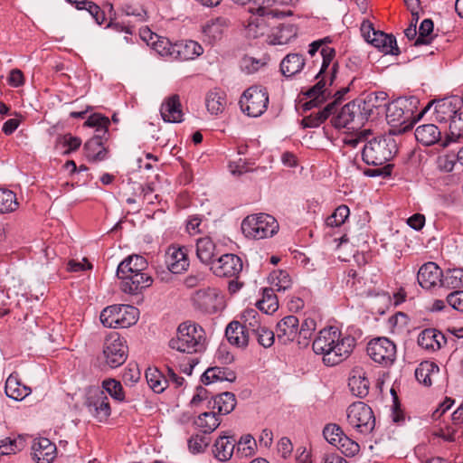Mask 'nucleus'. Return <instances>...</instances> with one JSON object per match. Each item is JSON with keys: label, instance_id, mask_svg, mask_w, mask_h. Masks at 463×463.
Instances as JSON below:
<instances>
[{"label": "nucleus", "instance_id": "nucleus-1", "mask_svg": "<svg viewBox=\"0 0 463 463\" xmlns=\"http://www.w3.org/2000/svg\"><path fill=\"white\" fill-rule=\"evenodd\" d=\"M356 345L355 338L344 335L336 327L330 326L319 331L312 344L313 351L323 356L327 366H334L345 361Z\"/></svg>", "mask_w": 463, "mask_h": 463}, {"label": "nucleus", "instance_id": "nucleus-2", "mask_svg": "<svg viewBox=\"0 0 463 463\" xmlns=\"http://www.w3.org/2000/svg\"><path fill=\"white\" fill-rule=\"evenodd\" d=\"M397 152L394 139L384 137H373L363 148V160L367 165H382L374 169H366L364 175L370 177L391 175L392 165L387 164Z\"/></svg>", "mask_w": 463, "mask_h": 463}, {"label": "nucleus", "instance_id": "nucleus-3", "mask_svg": "<svg viewBox=\"0 0 463 463\" xmlns=\"http://www.w3.org/2000/svg\"><path fill=\"white\" fill-rule=\"evenodd\" d=\"M365 120H367V117L363 111L361 104L355 100L345 104L340 109L337 115L332 118V125L335 128H346L354 132L346 136L344 142L345 145L355 147L359 143L367 140L371 135V131L367 129L358 131Z\"/></svg>", "mask_w": 463, "mask_h": 463}, {"label": "nucleus", "instance_id": "nucleus-4", "mask_svg": "<svg viewBox=\"0 0 463 463\" xmlns=\"http://www.w3.org/2000/svg\"><path fill=\"white\" fill-rule=\"evenodd\" d=\"M419 99L415 97L398 98L388 104L386 108V118L393 127H402L403 130L412 128L431 108L429 103L420 113L415 114Z\"/></svg>", "mask_w": 463, "mask_h": 463}, {"label": "nucleus", "instance_id": "nucleus-5", "mask_svg": "<svg viewBox=\"0 0 463 463\" xmlns=\"http://www.w3.org/2000/svg\"><path fill=\"white\" fill-rule=\"evenodd\" d=\"M169 346L181 353L202 352L205 347L204 330L195 323L184 322L179 325L176 336L170 340Z\"/></svg>", "mask_w": 463, "mask_h": 463}, {"label": "nucleus", "instance_id": "nucleus-6", "mask_svg": "<svg viewBox=\"0 0 463 463\" xmlns=\"http://www.w3.org/2000/svg\"><path fill=\"white\" fill-rule=\"evenodd\" d=\"M241 231L248 238L261 240L276 234L279 231V223L269 214H251L242 221Z\"/></svg>", "mask_w": 463, "mask_h": 463}, {"label": "nucleus", "instance_id": "nucleus-7", "mask_svg": "<svg viewBox=\"0 0 463 463\" xmlns=\"http://www.w3.org/2000/svg\"><path fill=\"white\" fill-rule=\"evenodd\" d=\"M139 311L131 305H112L105 307L99 316L102 325L109 328H127L137 323Z\"/></svg>", "mask_w": 463, "mask_h": 463}, {"label": "nucleus", "instance_id": "nucleus-8", "mask_svg": "<svg viewBox=\"0 0 463 463\" xmlns=\"http://www.w3.org/2000/svg\"><path fill=\"white\" fill-rule=\"evenodd\" d=\"M346 421L358 433L367 435L375 427V417L372 408L363 402H355L346 409Z\"/></svg>", "mask_w": 463, "mask_h": 463}, {"label": "nucleus", "instance_id": "nucleus-9", "mask_svg": "<svg viewBox=\"0 0 463 463\" xmlns=\"http://www.w3.org/2000/svg\"><path fill=\"white\" fill-rule=\"evenodd\" d=\"M239 103L244 114L249 117L258 118L268 109V91L260 86L250 87L242 93Z\"/></svg>", "mask_w": 463, "mask_h": 463}, {"label": "nucleus", "instance_id": "nucleus-10", "mask_svg": "<svg viewBox=\"0 0 463 463\" xmlns=\"http://www.w3.org/2000/svg\"><path fill=\"white\" fill-rule=\"evenodd\" d=\"M128 347L126 340L118 333H110L104 340L102 359L110 368H118L128 358Z\"/></svg>", "mask_w": 463, "mask_h": 463}, {"label": "nucleus", "instance_id": "nucleus-11", "mask_svg": "<svg viewBox=\"0 0 463 463\" xmlns=\"http://www.w3.org/2000/svg\"><path fill=\"white\" fill-rule=\"evenodd\" d=\"M370 358L384 366H391L396 360V345L387 337L380 336L370 340L366 347Z\"/></svg>", "mask_w": 463, "mask_h": 463}, {"label": "nucleus", "instance_id": "nucleus-12", "mask_svg": "<svg viewBox=\"0 0 463 463\" xmlns=\"http://www.w3.org/2000/svg\"><path fill=\"white\" fill-rule=\"evenodd\" d=\"M194 307L203 314H215L224 308V298L215 288L195 291L192 297Z\"/></svg>", "mask_w": 463, "mask_h": 463}, {"label": "nucleus", "instance_id": "nucleus-13", "mask_svg": "<svg viewBox=\"0 0 463 463\" xmlns=\"http://www.w3.org/2000/svg\"><path fill=\"white\" fill-rule=\"evenodd\" d=\"M241 259L232 253L223 254L212 263L211 270L218 277L238 279L242 270Z\"/></svg>", "mask_w": 463, "mask_h": 463}, {"label": "nucleus", "instance_id": "nucleus-14", "mask_svg": "<svg viewBox=\"0 0 463 463\" xmlns=\"http://www.w3.org/2000/svg\"><path fill=\"white\" fill-rule=\"evenodd\" d=\"M450 423L443 419L442 422H439L433 430V435L443 439L445 441H454L456 434L459 429L463 428V402L452 413Z\"/></svg>", "mask_w": 463, "mask_h": 463}, {"label": "nucleus", "instance_id": "nucleus-15", "mask_svg": "<svg viewBox=\"0 0 463 463\" xmlns=\"http://www.w3.org/2000/svg\"><path fill=\"white\" fill-rule=\"evenodd\" d=\"M89 411L99 420H106L111 413V409L106 392L96 389L90 392L86 402Z\"/></svg>", "mask_w": 463, "mask_h": 463}, {"label": "nucleus", "instance_id": "nucleus-16", "mask_svg": "<svg viewBox=\"0 0 463 463\" xmlns=\"http://www.w3.org/2000/svg\"><path fill=\"white\" fill-rule=\"evenodd\" d=\"M117 277L120 280V289L128 295H137L153 284V279L148 274L123 275Z\"/></svg>", "mask_w": 463, "mask_h": 463}, {"label": "nucleus", "instance_id": "nucleus-17", "mask_svg": "<svg viewBox=\"0 0 463 463\" xmlns=\"http://www.w3.org/2000/svg\"><path fill=\"white\" fill-rule=\"evenodd\" d=\"M443 272L434 262L423 264L417 274L419 284L426 289H430L437 286H441Z\"/></svg>", "mask_w": 463, "mask_h": 463}, {"label": "nucleus", "instance_id": "nucleus-18", "mask_svg": "<svg viewBox=\"0 0 463 463\" xmlns=\"http://www.w3.org/2000/svg\"><path fill=\"white\" fill-rule=\"evenodd\" d=\"M165 263L174 274H180L189 267L187 250L184 247L170 246L166 251Z\"/></svg>", "mask_w": 463, "mask_h": 463}, {"label": "nucleus", "instance_id": "nucleus-19", "mask_svg": "<svg viewBox=\"0 0 463 463\" xmlns=\"http://www.w3.org/2000/svg\"><path fill=\"white\" fill-rule=\"evenodd\" d=\"M251 15L246 22L245 33L250 38H258L264 35L269 31V19L271 17L270 14H257L252 8H250Z\"/></svg>", "mask_w": 463, "mask_h": 463}, {"label": "nucleus", "instance_id": "nucleus-20", "mask_svg": "<svg viewBox=\"0 0 463 463\" xmlns=\"http://www.w3.org/2000/svg\"><path fill=\"white\" fill-rule=\"evenodd\" d=\"M299 321L295 316H288L277 325V338L282 345H287L298 338Z\"/></svg>", "mask_w": 463, "mask_h": 463}, {"label": "nucleus", "instance_id": "nucleus-21", "mask_svg": "<svg viewBox=\"0 0 463 463\" xmlns=\"http://www.w3.org/2000/svg\"><path fill=\"white\" fill-rule=\"evenodd\" d=\"M203 52V48L192 40L181 41L174 43L172 59L184 61L194 60Z\"/></svg>", "mask_w": 463, "mask_h": 463}, {"label": "nucleus", "instance_id": "nucleus-22", "mask_svg": "<svg viewBox=\"0 0 463 463\" xmlns=\"http://www.w3.org/2000/svg\"><path fill=\"white\" fill-rule=\"evenodd\" d=\"M32 450L33 459L37 463H52L56 458V446L46 438L34 439Z\"/></svg>", "mask_w": 463, "mask_h": 463}, {"label": "nucleus", "instance_id": "nucleus-23", "mask_svg": "<svg viewBox=\"0 0 463 463\" xmlns=\"http://www.w3.org/2000/svg\"><path fill=\"white\" fill-rule=\"evenodd\" d=\"M351 392L357 397H364L369 392L370 382L363 367L356 366L352 369L348 379Z\"/></svg>", "mask_w": 463, "mask_h": 463}, {"label": "nucleus", "instance_id": "nucleus-24", "mask_svg": "<svg viewBox=\"0 0 463 463\" xmlns=\"http://www.w3.org/2000/svg\"><path fill=\"white\" fill-rule=\"evenodd\" d=\"M446 342L445 335L434 328L425 329L418 336V345L430 352L439 350Z\"/></svg>", "mask_w": 463, "mask_h": 463}, {"label": "nucleus", "instance_id": "nucleus-25", "mask_svg": "<svg viewBox=\"0 0 463 463\" xmlns=\"http://www.w3.org/2000/svg\"><path fill=\"white\" fill-rule=\"evenodd\" d=\"M180 98L173 95L166 99L161 105L160 113L165 122L179 123L183 121V111Z\"/></svg>", "mask_w": 463, "mask_h": 463}, {"label": "nucleus", "instance_id": "nucleus-26", "mask_svg": "<svg viewBox=\"0 0 463 463\" xmlns=\"http://www.w3.org/2000/svg\"><path fill=\"white\" fill-rule=\"evenodd\" d=\"M147 267L146 259L140 255H131L122 260L117 269V276H131L134 274H146Z\"/></svg>", "mask_w": 463, "mask_h": 463}, {"label": "nucleus", "instance_id": "nucleus-27", "mask_svg": "<svg viewBox=\"0 0 463 463\" xmlns=\"http://www.w3.org/2000/svg\"><path fill=\"white\" fill-rule=\"evenodd\" d=\"M383 54L398 55L400 50L395 37L392 34H387L382 31L373 32V37L370 43Z\"/></svg>", "mask_w": 463, "mask_h": 463}, {"label": "nucleus", "instance_id": "nucleus-28", "mask_svg": "<svg viewBox=\"0 0 463 463\" xmlns=\"http://www.w3.org/2000/svg\"><path fill=\"white\" fill-rule=\"evenodd\" d=\"M320 54L322 56V64L316 78H320L322 75L328 76L329 84H332L335 78L338 67L337 62H334L332 64V61L335 56V51L332 47L324 46L320 51Z\"/></svg>", "mask_w": 463, "mask_h": 463}, {"label": "nucleus", "instance_id": "nucleus-29", "mask_svg": "<svg viewBox=\"0 0 463 463\" xmlns=\"http://www.w3.org/2000/svg\"><path fill=\"white\" fill-rule=\"evenodd\" d=\"M320 54L322 56V64L316 78H320L322 75L328 76L329 84H332L335 78L338 67L337 62H334L332 64V61L335 56V51L332 47L324 46L320 51Z\"/></svg>", "mask_w": 463, "mask_h": 463}, {"label": "nucleus", "instance_id": "nucleus-30", "mask_svg": "<svg viewBox=\"0 0 463 463\" xmlns=\"http://www.w3.org/2000/svg\"><path fill=\"white\" fill-rule=\"evenodd\" d=\"M225 335L230 344L237 347H246L250 341V334L239 321H232L226 327Z\"/></svg>", "mask_w": 463, "mask_h": 463}, {"label": "nucleus", "instance_id": "nucleus-31", "mask_svg": "<svg viewBox=\"0 0 463 463\" xmlns=\"http://www.w3.org/2000/svg\"><path fill=\"white\" fill-rule=\"evenodd\" d=\"M317 82L307 91V96L310 98V100L304 104V109L308 110L325 100L324 94L326 91V85L327 84L328 76L322 75L320 78H317Z\"/></svg>", "mask_w": 463, "mask_h": 463}, {"label": "nucleus", "instance_id": "nucleus-32", "mask_svg": "<svg viewBox=\"0 0 463 463\" xmlns=\"http://www.w3.org/2000/svg\"><path fill=\"white\" fill-rule=\"evenodd\" d=\"M236 379L235 373L227 367L213 366L208 368L202 376V382L204 384H210L214 382L227 381L234 382Z\"/></svg>", "mask_w": 463, "mask_h": 463}, {"label": "nucleus", "instance_id": "nucleus-33", "mask_svg": "<svg viewBox=\"0 0 463 463\" xmlns=\"http://www.w3.org/2000/svg\"><path fill=\"white\" fill-rule=\"evenodd\" d=\"M5 391L8 397L15 401H22L31 393V389L14 374H10L6 379Z\"/></svg>", "mask_w": 463, "mask_h": 463}, {"label": "nucleus", "instance_id": "nucleus-34", "mask_svg": "<svg viewBox=\"0 0 463 463\" xmlns=\"http://www.w3.org/2000/svg\"><path fill=\"white\" fill-rule=\"evenodd\" d=\"M415 137L422 145L431 146L440 140L441 131L434 124H425L416 128Z\"/></svg>", "mask_w": 463, "mask_h": 463}, {"label": "nucleus", "instance_id": "nucleus-35", "mask_svg": "<svg viewBox=\"0 0 463 463\" xmlns=\"http://www.w3.org/2000/svg\"><path fill=\"white\" fill-rule=\"evenodd\" d=\"M196 256L201 262L212 266L216 256V247L210 237H203L196 241Z\"/></svg>", "mask_w": 463, "mask_h": 463}, {"label": "nucleus", "instance_id": "nucleus-36", "mask_svg": "<svg viewBox=\"0 0 463 463\" xmlns=\"http://www.w3.org/2000/svg\"><path fill=\"white\" fill-rule=\"evenodd\" d=\"M431 103L433 114L438 122L450 121L458 113L456 106L448 99L432 101Z\"/></svg>", "mask_w": 463, "mask_h": 463}, {"label": "nucleus", "instance_id": "nucleus-37", "mask_svg": "<svg viewBox=\"0 0 463 463\" xmlns=\"http://www.w3.org/2000/svg\"><path fill=\"white\" fill-rule=\"evenodd\" d=\"M102 136L96 135L84 145L85 156L89 161H101L106 157V148L102 144Z\"/></svg>", "mask_w": 463, "mask_h": 463}, {"label": "nucleus", "instance_id": "nucleus-38", "mask_svg": "<svg viewBox=\"0 0 463 463\" xmlns=\"http://www.w3.org/2000/svg\"><path fill=\"white\" fill-rule=\"evenodd\" d=\"M305 59L299 53H289L280 62V71L285 77H291L301 71Z\"/></svg>", "mask_w": 463, "mask_h": 463}, {"label": "nucleus", "instance_id": "nucleus-39", "mask_svg": "<svg viewBox=\"0 0 463 463\" xmlns=\"http://www.w3.org/2000/svg\"><path fill=\"white\" fill-rule=\"evenodd\" d=\"M213 447L214 457L220 461H227L233 454L235 439L229 436H220Z\"/></svg>", "mask_w": 463, "mask_h": 463}, {"label": "nucleus", "instance_id": "nucleus-40", "mask_svg": "<svg viewBox=\"0 0 463 463\" xmlns=\"http://www.w3.org/2000/svg\"><path fill=\"white\" fill-rule=\"evenodd\" d=\"M195 428L204 434L213 432L221 424L215 411L203 412L194 420Z\"/></svg>", "mask_w": 463, "mask_h": 463}, {"label": "nucleus", "instance_id": "nucleus-41", "mask_svg": "<svg viewBox=\"0 0 463 463\" xmlns=\"http://www.w3.org/2000/svg\"><path fill=\"white\" fill-rule=\"evenodd\" d=\"M439 372V366L433 362L425 361L419 364L415 370L417 381L425 386L432 384V378Z\"/></svg>", "mask_w": 463, "mask_h": 463}, {"label": "nucleus", "instance_id": "nucleus-42", "mask_svg": "<svg viewBox=\"0 0 463 463\" xmlns=\"http://www.w3.org/2000/svg\"><path fill=\"white\" fill-rule=\"evenodd\" d=\"M206 108L213 115H218L224 111L226 108V95L220 90H213L206 96Z\"/></svg>", "mask_w": 463, "mask_h": 463}, {"label": "nucleus", "instance_id": "nucleus-43", "mask_svg": "<svg viewBox=\"0 0 463 463\" xmlns=\"http://www.w3.org/2000/svg\"><path fill=\"white\" fill-rule=\"evenodd\" d=\"M297 35V28L290 24H280L276 33L269 36L270 44H287Z\"/></svg>", "mask_w": 463, "mask_h": 463}, {"label": "nucleus", "instance_id": "nucleus-44", "mask_svg": "<svg viewBox=\"0 0 463 463\" xmlns=\"http://www.w3.org/2000/svg\"><path fill=\"white\" fill-rule=\"evenodd\" d=\"M335 109V101L327 104L322 110L313 112L303 118L302 123L305 128H317L320 126Z\"/></svg>", "mask_w": 463, "mask_h": 463}, {"label": "nucleus", "instance_id": "nucleus-45", "mask_svg": "<svg viewBox=\"0 0 463 463\" xmlns=\"http://www.w3.org/2000/svg\"><path fill=\"white\" fill-rule=\"evenodd\" d=\"M236 405L235 395L232 392H225L217 395L213 400V410L219 414H228L233 411Z\"/></svg>", "mask_w": 463, "mask_h": 463}, {"label": "nucleus", "instance_id": "nucleus-46", "mask_svg": "<svg viewBox=\"0 0 463 463\" xmlns=\"http://www.w3.org/2000/svg\"><path fill=\"white\" fill-rule=\"evenodd\" d=\"M241 326L250 335H252L263 325L261 315L254 308L245 309L241 315Z\"/></svg>", "mask_w": 463, "mask_h": 463}, {"label": "nucleus", "instance_id": "nucleus-47", "mask_svg": "<svg viewBox=\"0 0 463 463\" xmlns=\"http://www.w3.org/2000/svg\"><path fill=\"white\" fill-rule=\"evenodd\" d=\"M386 94L384 92L368 94L364 100L358 101L367 118L373 114V109L385 107Z\"/></svg>", "mask_w": 463, "mask_h": 463}, {"label": "nucleus", "instance_id": "nucleus-48", "mask_svg": "<svg viewBox=\"0 0 463 463\" xmlns=\"http://www.w3.org/2000/svg\"><path fill=\"white\" fill-rule=\"evenodd\" d=\"M146 378L150 388L157 393L163 392L168 386V380L157 369H148L146 373Z\"/></svg>", "mask_w": 463, "mask_h": 463}, {"label": "nucleus", "instance_id": "nucleus-49", "mask_svg": "<svg viewBox=\"0 0 463 463\" xmlns=\"http://www.w3.org/2000/svg\"><path fill=\"white\" fill-rule=\"evenodd\" d=\"M271 288L278 292H284L292 286V279L286 270L279 269L270 274L269 277Z\"/></svg>", "mask_w": 463, "mask_h": 463}, {"label": "nucleus", "instance_id": "nucleus-50", "mask_svg": "<svg viewBox=\"0 0 463 463\" xmlns=\"http://www.w3.org/2000/svg\"><path fill=\"white\" fill-rule=\"evenodd\" d=\"M274 291L271 288H264L262 298L257 302L258 308L266 314H272L279 307V300Z\"/></svg>", "mask_w": 463, "mask_h": 463}, {"label": "nucleus", "instance_id": "nucleus-51", "mask_svg": "<svg viewBox=\"0 0 463 463\" xmlns=\"http://www.w3.org/2000/svg\"><path fill=\"white\" fill-rule=\"evenodd\" d=\"M230 25V21L224 17H217L214 20H212L205 27L204 33L205 34L216 41L222 38L224 30L227 29Z\"/></svg>", "mask_w": 463, "mask_h": 463}, {"label": "nucleus", "instance_id": "nucleus-52", "mask_svg": "<svg viewBox=\"0 0 463 463\" xmlns=\"http://www.w3.org/2000/svg\"><path fill=\"white\" fill-rule=\"evenodd\" d=\"M24 448L25 440L21 436L0 439V456L15 454Z\"/></svg>", "mask_w": 463, "mask_h": 463}, {"label": "nucleus", "instance_id": "nucleus-53", "mask_svg": "<svg viewBox=\"0 0 463 463\" xmlns=\"http://www.w3.org/2000/svg\"><path fill=\"white\" fill-rule=\"evenodd\" d=\"M18 206L16 194L9 189L0 188V213H13Z\"/></svg>", "mask_w": 463, "mask_h": 463}, {"label": "nucleus", "instance_id": "nucleus-54", "mask_svg": "<svg viewBox=\"0 0 463 463\" xmlns=\"http://www.w3.org/2000/svg\"><path fill=\"white\" fill-rule=\"evenodd\" d=\"M447 288H458L463 287V269H448L442 276L441 286Z\"/></svg>", "mask_w": 463, "mask_h": 463}, {"label": "nucleus", "instance_id": "nucleus-55", "mask_svg": "<svg viewBox=\"0 0 463 463\" xmlns=\"http://www.w3.org/2000/svg\"><path fill=\"white\" fill-rule=\"evenodd\" d=\"M81 145V140L71 134L61 136L56 140V149L61 150L62 154L68 155L77 150Z\"/></svg>", "mask_w": 463, "mask_h": 463}, {"label": "nucleus", "instance_id": "nucleus-56", "mask_svg": "<svg viewBox=\"0 0 463 463\" xmlns=\"http://www.w3.org/2000/svg\"><path fill=\"white\" fill-rule=\"evenodd\" d=\"M449 133L447 139L444 141L443 146H446L450 141H456L463 137V112L458 113L449 121Z\"/></svg>", "mask_w": 463, "mask_h": 463}, {"label": "nucleus", "instance_id": "nucleus-57", "mask_svg": "<svg viewBox=\"0 0 463 463\" xmlns=\"http://www.w3.org/2000/svg\"><path fill=\"white\" fill-rule=\"evenodd\" d=\"M102 388L106 394H109L115 401L123 402L125 400V392L119 381L115 379L104 380Z\"/></svg>", "mask_w": 463, "mask_h": 463}, {"label": "nucleus", "instance_id": "nucleus-58", "mask_svg": "<svg viewBox=\"0 0 463 463\" xmlns=\"http://www.w3.org/2000/svg\"><path fill=\"white\" fill-rule=\"evenodd\" d=\"M433 22L430 19H424L419 28V35L414 43L415 46L430 44L433 39Z\"/></svg>", "mask_w": 463, "mask_h": 463}, {"label": "nucleus", "instance_id": "nucleus-59", "mask_svg": "<svg viewBox=\"0 0 463 463\" xmlns=\"http://www.w3.org/2000/svg\"><path fill=\"white\" fill-rule=\"evenodd\" d=\"M350 214L349 208L342 204L338 206L334 213L326 220V224L329 227H339L345 223Z\"/></svg>", "mask_w": 463, "mask_h": 463}, {"label": "nucleus", "instance_id": "nucleus-60", "mask_svg": "<svg viewBox=\"0 0 463 463\" xmlns=\"http://www.w3.org/2000/svg\"><path fill=\"white\" fill-rule=\"evenodd\" d=\"M317 322L313 318L305 319L300 328L298 327V345H307L308 339L312 336L313 332L316 330Z\"/></svg>", "mask_w": 463, "mask_h": 463}, {"label": "nucleus", "instance_id": "nucleus-61", "mask_svg": "<svg viewBox=\"0 0 463 463\" xmlns=\"http://www.w3.org/2000/svg\"><path fill=\"white\" fill-rule=\"evenodd\" d=\"M344 435L343 429L336 423H328L324 427L323 436L333 446L340 442Z\"/></svg>", "mask_w": 463, "mask_h": 463}, {"label": "nucleus", "instance_id": "nucleus-62", "mask_svg": "<svg viewBox=\"0 0 463 463\" xmlns=\"http://www.w3.org/2000/svg\"><path fill=\"white\" fill-rule=\"evenodd\" d=\"M252 335L255 336L257 342L263 347H270L275 341L274 332L265 324H263Z\"/></svg>", "mask_w": 463, "mask_h": 463}, {"label": "nucleus", "instance_id": "nucleus-63", "mask_svg": "<svg viewBox=\"0 0 463 463\" xmlns=\"http://www.w3.org/2000/svg\"><path fill=\"white\" fill-rule=\"evenodd\" d=\"M150 45L159 55L172 59L174 43L167 38L157 36Z\"/></svg>", "mask_w": 463, "mask_h": 463}, {"label": "nucleus", "instance_id": "nucleus-64", "mask_svg": "<svg viewBox=\"0 0 463 463\" xmlns=\"http://www.w3.org/2000/svg\"><path fill=\"white\" fill-rule=\"evenodd\" d=\"M335 447L338 448L347 457H354L360 451L359 444L345 434Z\"/></svg>", "mask_w": 463, "mask_h": 463}]
</instances>
